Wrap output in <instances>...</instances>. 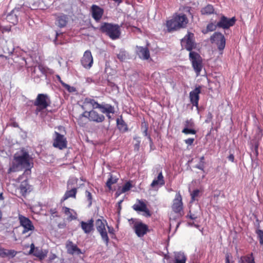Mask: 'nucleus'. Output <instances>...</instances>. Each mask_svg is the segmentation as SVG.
Here are the masks:
<instances>
[{"label": "nucleus", "instance_id": "42", "mask_svg": "<svg viewBox=\"0 0 263 263\" xmlns=\"http://www.w3.org/2000/svg\"><path fill=\"white\" fill-rule=\"evenodd\" d=\"M182 133L185 134V135H195L197 133V131L193 129V128H184L183 130H182Z\"/></svg>", "mask_w": 263, "mask_h": 263}, {"label": "nucleus", "instance_id": "38", "mask_svg": "<svg viewBox=\"0 0 263 263\" xmlns=\"http://www.w3.org/2000/svg\"><path fill=\"white\" fill-rule=\"evenodd\" d=\"M118 178L114 177L111 174H109V178L108 179L106 185L110 190L111 189V185L117 182Z\"/></svg>", "mask_w": 263, "mask_h": 263}, {"label": "nucleus", "instance_id": "35", "mask_svg": "<svg viewBox=\"0 0 263 263\" xmlns=\"http://www.w3.org/2000/svg\"><path fill=\"white\" fill-rule=\"evenodd\" d=\"M117 126L118 129L122 133H125L128 130L127 126L125 122L122 120H119V119L117 120Z\"/></svg>", "mask_w": 263, "mask_h": 263}, {"label": "nucleus", "instance_id": "23", "mask_svg": "<svg viewBox=\"0 0 263 263\" xmlns=\"http://www.w3.org/2000/svg\"><path fill=\"white\" fill-rule=\"evenodd\" d=\"M77 193V188L74 187L70 190H67L65 193L64 196L61 198V202H64L69 198H76V195Z\"/></svg>", "mask_w": 263, "mask_h": 263}, {"label": "nucleus", "instance_id": "32", "mask_svg": "<svg viewBox=\"0 0 263 263\" xmlns=\"http://www.w3.org/2000/svg\"><path fill=\"white\" fill-rule=\"evenodd\" d=\"M137 203L134 204L132 208L133 209L138 212H142L146 207V204L142 200L137 199Z\"/></svg>", "mask_w": 263, "mask_h": 263}, {"label": "nucleus", "instance_id": "58", "mask_svg": "<svg viewBox=\"0 0 263 263\" xmlns=\"http://www.w3.org/2000/svg\"><path fill=\"white\" fill-rule=\"evenodd\" d=\"M225 263H233V262L230 261V257L228 254H227L226 256Z\"/></svg>", "mask_w": 263, "mask_h": 263}, {"label": "nucleus", "instance_id": "55", "mask_svg": "<svg viewBox=\"0 0 263 263\" xmlns=\"http://www.w3.org/2000/svg\"><path fill=\"white\" fill-rule=\"evenodd\" d=\"M194 141V138H188L185 140V143L189 145H192Z\"/></svg>", "mask_w": 263, "mask_h": 263}, {"label": "nucleus", "instance_id": "3", "mask_svg": "<svg viewBox=\"0 0 263 263\" xmlns=\"http://www.w3.org/2000/svg\"><path fill=\"white\" fill-rule=\"evenodd\" d=\"M31 159L28 153L24 149H22L14 155L16 167H21L26 170H30L32 167V163L30 162Z\"/></svg>", "mask_w": 263, "mask_h": 263}, {"label": "nucleus", "instance_id": "1", "mask_svg": "<svg viewBox=\"0 0 263 263\" xmlns=\"http://www.w3.org/2000/svg\"><path fill=\"white\" fill-rule=\"evenodd\" d=\"M189 23V20L186 14L176 12L171 20L166 21V26L168 31L170 32L186 28Z\"/></svg>", "mask_w": 263, "mask_h": 263}, {"label": "nucleus", "instance_id": "49", "mask_svg": "<svg viewBox=\"0 0 263 263\" xmlns=\"http://www.w3.org/2000/svg\"><path fill=\"white\" fill-rule=\"evenodd\" d=\"M4 253L7 256H11L12 257H14L16 254V252L14 250H10L4 251Z\"/></svg>", "mask_w": 263, "mask_h": 263}, {"label": "nucleus", "instance_id": "18", "mask_svg": "<svg viewBox=\"0 0 263 263\" xmlns=\"http://www.w3.org/2000/svg\"><path fill=\"white\" fill-rule=\"evenodd\" d=\"M201 93V87H196L193 90L190 92V102L192 105L197 107H198V102L199 100V94Z\"/></svg>", "mask_w": 263, "mask_h": 263}, {"label": "nucleus", "instance_id": "43", "mask_svg": "<svg viewBox=\"0 0 263 263\" xmlns=\"http://www.w3.org/2000/svg\"><path fill=\"white\" fill-rule=\"evenodd\" d=\"M184 128H193L195 126V124L192 119L186 120L184 123Z\"/></svg>", "mask_w": 263, "mask_h": 263}, {"label": "nucleus", "instance_id": "4", "mask_svg": "<svg viewBox=\"0 0 263 263\" xmlns=\"http://www.w3.org/2000/svg\"><path fill=\"white\" fill-rule=\"evenodd\" d=\"M100 30L112 40L119 38L121 34L120 26L118 25L108 23H104L100 27Z\"/></svg>", "mask_w": 263, "mask_h": 263}, {"label": "nucleus", "instance_id": "36", "mask_svg": "<svg viewBox=\"0 0 263 263\" xmlns=\"http://www.w3.org/2000/svg\"><path fill=\"white\" fill-rule=\"evenodd\" d=\"M257 134V138L255 139H252L251 141V143L252 144V146L254 147V148H257L259 146V140L261 139L262 137V133L261 132L259 129H258L256 132Z\"/></svg>", "mask_w": 263, "mask_h": 263}, {"label": "nucleus", "instance_id": "46", "mask_svg": "<svg viewBox=\"0 0 263 263\" xmlns=\"http://www.w3.org/2000/svg\"><path fill=\"white\" fill-rule=\"evenodd\" d=\"M58 78H59V81L60 82V83H61V84L62 85V86L65 88L68 91H69V92H72L73 90H74V88L73 87H70L69 85L65 83L64 82H63L61 80V78L59 76H58Z\"/></svg>", "mask_w": 263, "mask_h": 263}, {"label": "nucleus", "instance_id": "56", "mask_svg": "<svg viewBox=\"0 0 263 263\" xmlns=\"http://www.w3.org/2000/svg\"><path fill=\"white\" fill-rule=\"evenodd\" d=\"M117 57L118 58L121 60V61H123L124 60H125V55L124 53H119L118 55H117Z\"/></svg>", "mask_w": 263, "mask_h": 263}, {"label": "nucleus", "instance_id": "59", "mask_svg": "<svg viewBox=\"0 0 263 263\" xmlns=\"http://www.w3.org/2000/svg\"><path fill=\"white\" fill-rule=\"evenodd\" d=\"M228 159L230 161H232V162H233L234 160V156L233 155V154H231L229 157H228Z\"/></svg>", "mask_w": 263, "mask_h": 263}, {"label": "nucleus", "instance_id": "15", "mask_svg": "<svg viewBox=\"0 0 263 263\" xmlns=\"http://www.w3.org/2000/svg\"><path fill=\"white\" fill-rule=\"evenodd\" d=\"M133 229L139 237H143L149 231L148 227L147 224L139 221L134 223Z\"/></svg>", "mask_w": 263, "mask_h": 263}, {"label": "nucleus", "instance_id": "51", "mask_svg": "<svg viewBox=\"0 0 263 263\" xmlns=\"http://www.w3.org/2000/svg\"><path fill=\"white\" fill-rule=\"evenodd\" d=\"M133 143L135 148H139L140 146V140L139 137H135L134 138Z\"/></svg>", "mask_w": 263, "mask_h": 263}, {"label": "nucleus", "instance_id": "62", "mask_svg": "<svg viewBox=\"0 0 263 263\" xmlns=\"http://www.w3.org/2000/svg\"><path fill=\"white\" fill-rule=\"evenodd\" d=\"M108 229V232L109 233H113V231H114V229L113 228H111V227H107Z\"/></svg>", "mask_w": 263, "mask_h": 263}, {"label": "nucleus", "instance_id": "6", "mask_svg": "<svg viewBox=\"0 0 263 263\" xmlns=\"http://www.w3.org/2000/svg\"><path fill=\"white\" fill-rule=\"evenodd\" d=\"M189 59L192 65V67L195 70L196 75L200 74L202 68V59L199 54L191 51L189 53Z\"/></svg>", "mask_w": 263, "mask_h": 263}, {"label": "nucleus", "instance_id": "64", "mask_svg": "<svg viewBox=\"0 0 263 263\" xmlns=\"http://www.w3.org/2000/svg\"><path fill=\"white\" fill-rule=\"evenodd\" d=\"M58 128L59 130H61L62 129H63V130L65 131V128L63 127L62 126H59L58 127Z\"/></svg>", "mask_w": 263, "mask_h": 263}, {"label": "nucleus", "instance_id": "31", "mask_svg": "<svg viewBox=\"0 0 263 263\" xmlns=\"http://www.w3.org/2000/svg\"><path fill=\"white\" fill-rule=\"evenodd\" d=\"M13 59L16 66L18 67L19 68L26 66L27 64V62L25 58L22 56H15Z\"/></svg>", "mask_w": 263, "mask_h": 263}, {"label": "nucleus", "instance_id": "12", "mask_svg": "<svg viewBox=\"0 0 263 263\" xmlns=\"http://www.w3.org/2000/svg\"><path fill=\"white\" fill-rule=\"evenodd\" d=\"M236 22V19L235 16L232 18H228L224 15H222L219 21L217 23L218 28H222L223 29H228L231 27L233 26Z\"/></svg>", "mask_w": 263, "mask_h": 263}, {"label": "nucleus", "instance_id": "16", "mask_svg": "<svg viewBox=\"0 0 263 263\" xmlns=\"http://www.w3.org/2000/svg\"><path fill=\"white\" fill-rule=\"evenodd\" d=\"M82 66L86 68L89 69L93 64V58L90 50H86L81 60Z\"/></svg>", "mask_w": 263, "mask_h": 263}, {"label": "nucleus", "instance_id": "33", "mask_svg": "<svg viewBox=\"0 0 263 263\" xmlns=\"http://www.w3.org/2000/svg\"><path fill=\"white\" fill-rule=\"evenodd\" d=\"M148 128V123L145 121L142 122V124H141V129L142 130L143 134L144 135V136L147 137V138L150 142V147H152V144H153V142H152V140L151 137V136L149 135H148L147 133Z\"/></svg>", "mask_w": 263, "mask_h": 263}, {"label": "nucleus", "instance_id": "41", "mask_svg": "<svg viewBox=\"0 0 263 263\" xmlns=\"http://www.w3.org/2000/svg\"><path fill=\"white\" fill-rule=\"evenodd\" d=\"M200 191L198 189L194 190L191 193V201L193 202L197 200L196 198L199 196Z\"/></svg>", "mask_w": 263, "mask_h": 263}, {"label": "nucleus", "instance_id": "22", "mask_svg": "<svg viewBox=\"0 0 263 263\" xmlns=\"http://www.w3.org/2000/svg\"><path fill=\"white\" fill-rule=\"evenodd\" d=\"M165 184V180L162 173L161 171L157 177L153 180L150 186L153 189H155L157 186H162Z\"/></svg>", "mask_w": 263, "mask_h": 263}, {"label": "nucleus", "instance_id": "60", "mask_svg": "<svg viewBox=\"0 0 263 263\" xmlns=\"http://www.w3.org/2000/svg\"><path fill=\"white\" fill-rule=\"evenodd\" d=\"M7 60V57L4 55H0V60L3 61H6Z\"/></svg>", "mask_w": 263, "mask_h": 263}, {"label": "nucleus", "instance_id": "11", "mask_svg": "<svg viewBox=\"0 0 263 263\" xmlns=\"http://www.w3.org/2000/svg\"><path fill=\"white\" fill-rule=\"evenodd\" d=\"M24 175L20 176L18 178V181H21V184L19 186V190L20 191L21 194L23 196H26V195L29 193L32 190V186L30 185L28 183V180L26 177H25Z\"/></svg>", "mask_w": 263, "mask_h": 263}, {"label": "nucleus", "instance_id": "26", "mask_svg": "<svg viewBox=\"0 0 263 263\" xmlns=\"http://www.w3.org/2000/svg\"><path fill=\"white\" fill-rule=\"evenodd\" d=\"M78 124L80 126H84L88 122V115L87 111H84L82 114H81L78 118L77 119Z\"/></svg>", "mask_w": 263, "mask_h": 263}, {"label": "nucleus", "instance_id": "48", "mask_svg": "<svg viewBox=\"0 0 263 263\" xmlns=\"http://www.w3.org/2000/svg\"><path fill=\"white\" fill-rule=\"evenodd\" d=\"M85 196L87 198V199L89 202V205H91L92 197V195H91V193L88 191H85Z\"/></svg>", "mask_w": 263, "mask_h": 263}, {"label": "nucleus", "instance_id": "34", "mask_svg": "<svg viewBox=\"0 0 263 263\" xmlns=\"http://www.w3.org/2000/svg\"><path fill=\"white\" fill-rule=\"evenodd\" d=\"M215 10L212 5L208 4L201 9V13L202 15H211L214 13Z\"/></svg>", "mask_w": 263, "mask_h": 263}, {"label": "nucleus", "instance_id": "40", "mask_svg": "<svg viewBox=\"0 0 263 263\" xmlns=\"http://www.w3.org/2000/svg\"><path fill=\"white\" fill-rule=\"evenodd\" d=\"M132 186V184L129 181L126 182L122 186L120 193H124L129 191Z\"/></svg>", "mask_w": 263, "mask_h": 263}, {"label": "nucleus", "instance_id": "5", "mask_svg": "<svg viewBox=\"0 0 263 263\" xmlns=\"http://www.w3.org/2000/svg\"><path fill=\"white\" fill-rule=\"evenodd\" d=\"M51 103L50 97L47 94H38L33 103L34 105L37 107L35 114H38L39 112L50 106Z\"/></svg>", "mask_w": 263, "mask_h": 263}, {"label": "nucleus", "instance_id": "27", "mask_svg": "<svg viewBox=\"0 0 263 263\" xmlns=\"http://www.w3.org/2000/svg\"><path fill=\"white\" fill-rule=\"evenodd\" d=\"M18 10H13L9 14L7 15L6 20L12 25L16 24L18 22V17L15 13Z\"/></svg>", "mask_w": 263, "mask_h": 263}, {"label": "nucleus", "instance_id": "63", "mask_svg": "<svg viewBox=\"0 0 263 263\" xmlns=\"http://www.w3.org/2000/svg\"><path fill=\"white\" fill-rule=\"evenodd\" d=\"M199 162L200 163H201V162L205 163L204 156H202V157H200V162Z\"/></svg>", "mask_w": 263, "mask_h": 263}, {"label": "nucleus", "instance_id": "50", "mask_svg": "<svg viewBox=\"0 0 263 263\" xmlns=\"http://www.w3.org/2000/svg\"><path fill=\"white\" fill-rule=\"evenodd\" d=\"M256 233L259 238V242L261 245H263V231L261 230H258L256 231Z\"/></svg>", "mask_w": 263, "mask_h": 263}, {"label": "nucleus", "instance_id": "7", "mask_svg": "<svg viewBox=\"0 0 263 263\" xmlns=\"http://www.w3.org/2000/svg\"><path fill=\"white\" fill-rule=\"evenodd\" d=\"M210 40L212 43H215L217 45L220 54H222L226 46L224 36L221 33L216 32L211 36Z\"/></svg>", "mask_w": 263, "mask_h": 263}, {"label": "nucleus", "instance_id": "17", "mask_svg": "<svg viewBox=\"0 0 263 263\" xmlns=\"http://www.w3.org/2000/svg\"><path fill=\"white\" fill-rule=\"evenodd\" d=\"M87 115L89 121L96 123L102 122L105 119L103 115L99 114L97 111L93 109L87 111Z\"/></svg>", "mask_w": 263, "mask_h": 263}, {"label": "nucleus", "instance_id": "28", "mask_svg": "<svg viewBox=\"0 0 263 263\" xmlns=\"http://www.w3.org/2000/svg\"><path fill=\"white\" fill-rule=\"evenodd\" d=\"M68 22V17L66 15L58 16L55 21V24L60 28L65 27Z\"/></svg>", "mask_w": 263, "mask_h": 263}, {"label": "nucleus", "instance_id": "25", "mask_svg": "<svg viewBox=\"0 0 263 263\" xmlns=\"http://www.w3.org/2000/svg\"><path fill=\"white\" fill-rule=\"evenodd\" d=\"M66 248L68 253L70 254H73L74 253H77L78 254H80L81 253V250L72 241H69L67 242Z\"/></svg>", "mask_w": 263, "mask_h": 263}, {"label": "nucleus", "instance_id": "30", "mask_svg": "<svg viewBox=\"0 0 263 263\" xmlns=\"http://www.w3.org/2000/svg\"><path fill=\"white\" fill-rule=\"evenodd\" d=\"M48 251L46 250H43L36 247L35 251L32 253L34 256L37 257L40 260L44 259L47 255Z\"/></svg>", "mask_w": 263, "mask_h": 263}, {"label": "nucleus", "instance_id": "57", "mask_svg": "<svg viewBox=\"0 0 263 263\" xmlns=\"http://www.w3.org/2000/svg\"><path fill=\"white\" fill-rule=\"evenodd\" d=\"M35 249L36 247H35L33 243H31L30 245V250L29 252V254H32Z\"/></svg>", "mask_w": 263, "mask_h": 263}, {"label": "nucleus", "instance_id": "45", "mask_svg": "<svg viewBox=\"0 0 263 263\" xmlns=\"http://www.w3.org/2000/svg\"><path fill=\"white\" fill-rule=\"evenodd\" d=\"M11 30V25L3 26L0 25V33H4L5 32H9Z\"/></svg>", "mask_w": 263, "mask_h": 263}, {"label": "nucleus", "instance_id": "13", "mask_svg": "<svg viewBox=\"0 0 263 263\" xmlns=\"http://www.w3.org/2000/svg\"><path fill=\"white\" fill-rule=\"evenodd\" d=\"M96 229L101 236L102 239L105 242L106 246L108 245L109 237L105 229V224L103 221L98 219L96 221Z\"/></svg>", "mask_w": 263, "mask_h": 263}, {"label": "nucleus", "instance_id": "61", "mask_svg": "<svg viewBox=\"0 0 263 263\" xmlns=\"http://www.w3.org/2000/svg\"><path fill=\"white\" fill-rule=\"evenodd\" d=\"M212 118H213V115H212V113L209 112L208 115V119H209V120H211L212 119Z\"/></svg>", "mask_w": 263, "mask_h": 263}, {"label": "nucleus", "instance_id": "21", "mask_svg": "<svg viewBox=\"0 0 263 263\" xmlns=\"http://www.w3.org/2000/svg\"><path fill=\"white\" fill-rule=\"evenodd\" d=\"M137 53L139 57L142 60H147L150 58L149 51L147 47H137Z\"/></svg>", "mask_w": 263, "mask_h": 263}, {"label": "nucleus", "instance_id": "37", "mask_svg": "<svg viewBox=\"0 0 263 263\" xmlns=\"http://www.w3.org/2000/svg\"><path fill=\"white\" fill-rule=\"evenodd\" d=\"M240 261L241 263H254L255 261L252 253L250 255L241 256Z\"/></svg>", "mask_w": 263, "mask_h": 263}, {"label": "nucleus", "instance_id": "19", "mask_svg": "<svg viewBox=\"0 0 263 263\" xmlns=\"http://www.w3.org/2000/svg\"><path fill=\"white\" fill-rule=\"evenodd\" d=\"M91 12L93 18L98 22L101 19L104 13V10L96 5H93L91 7Z\"/></svg>", "mask_w": 263, "mask_h": 263}, {"label": "nucleus", "instance_id": "24", "mask_svg": "<svg viewBox=\"0 0 263 263\" xmlns=\"http://www.w3.org/2000/svg\"><path fill=\"white\" fill-rule=\"evenodd\" d=\"M63 212L68 216V219L69 220H74L77 219V213L72 209L66 206H63L62 208Z\"/></svg>", "mask_w": 263, "mask_h": 263}, {"label": "nucleus", "instance_id": "29", "mask_svg": "<svg viewBox=\"0 0 263 263\" xmlns=\"http://www.w3.org/2000/svg\"><path fill=\"white\" fill-rule=\"evenodd\" d=\"M187 257L183 252H178L175 253L174 263H186Z\"/></svg>", "mask_w": 263, "mask_h": 263}, {"label": "nucleus", "instance_id": "52", "mask_svg": "<svg viewBox=\"0 0 263 263\" xmlns=\"http://www.w3.org/2000/svg\"><path fill=\"white\" fill-rule=\"evenodd\" d=\"M37 67L40 71L43 74H45L47 71V68L41 64H39Z\"/></svg>", "mask_w": 263, "mask_h": 263}, {"label": "nucleus", "instance_id": "54", "mask_svg": "<svg viewBox=\"0 0 263 263\" xmlns=\"http://www.w3.org/2000/svg\"><path fill=\"white\" fill-rule=\"evenodd\" d=\"M191 8L190 7H184V6H183L182 8H179V11L183 10V11H185L186 12H188L189 14H191Z\"/></svg>", "mask_w": 263, "mask_h": 263}, {"label": "nucleus", "instance_id": "39", "mask_svg": "<svg viewBox=\"0 0 263 263\" xmlns=\"http://www.w3.org/2000/svg\"><path fill=\"white\" fill-rule=\"evenodd\" d=\"M195 167L199 169L200 170H201L202 171V175H201V180L205 178L206 174L205 173V170H204L205 163H203V162L200 163L199 162L198 164L196 165Z\"/></svg>", "mask_w": 263, "mask_h": 263}, {"label": "nucleus", "instance_id": "2", "mask_svg": "<svg viewBox=\"0 0 263 263\" xmlns=\"http://www.w3.org/2000/svg\"><path fill=\"white\" fill-rule=\"evenodd\" d=\"M82 108L84 110L92 108L94 109H100L101 112L112 113L115 112V107L109 104H100L95 100L90 98H86L84 101Z\"/></svg>", "mask_w": 263, "mask_h": 263}, {"label": "nucleus", "instance_id": "53", "mask_svg": "<svg viewBox=\"0 0 263 263\" xmlns=\"http://www.w3.org/2000/svg\"><path fill=\"white\" fill-rule=\"evenodd\" d=\"M142 212L144 213V215L146 217H151L152 214L150 211L147 208V206Z\"/></svg>", "mask_w": 263, "mask_h": 263}, {"label": "nucleus", "instance_id": "14", "mask_svg": "<svg viewBox=\"0 0 263 263\" xmlns=\"http://www.w3.org/2000/svg\"><path fill=\"white\" fill-rule=\"evenodd\" d=\"M172 209L174 213L181 215V212L183 211V202L182 196L180 193L176 194L173 201Z\"/></svg>", "mask_w": 263, "mask_h": 263}, {"label": "nucleus", "instance_id": "20", "mask_svg": "<svg viewBox=\"0 0 263 263\" xmlns=\"http://www.w3.org/2000/svg\"><path fill=\"white\" fill-rule=\"evenodd\" d=\"M80 226L85 233L89 234L93 230L94 220L91 218L87 222L81 221Z\"/></svg>", "mask_w": 263, "mask_h": 263}, {"label": "nucleus", "instance_id": "10", "mask_svg": "<svg viewBox=\"0 0 263 263\" xmlns=\"http://www.w3.org/2000/svg\"><path fill=\"white\" fill-rule=\"evenodd\" d=\"M18 220L20 226L23 227L22 234H25L29 231H32L34 230V227L32 221L27 217L23 216L22 215H18Z\"/></svg>", "mask_w": 263, "mask_h": 263}, {"label": "nucleus", "instance_id": "9", "mask_svg": "<svg viewBox=\"0 0 263 263\" xmlns=\"http://www.w3.org/2000/svg\"><path fill=\"white\" fill-rule=\"evenodd\" d=\"M67 144L65 136L55 131L53 134V146L55 148H66Z\"/></svg>", "mask_w": 263, "mask_h": 263}, {"label": "nucleus", "instance_id": "44", "mask_svg": "<svg viewBox=\"0 0 263 263\" xmlns=\"http://www.w3.org/2000/svg\"><path fill=\"white\" fill-rule=\"evenodd\" d=\"M198 215L197 212H193L191 210H190L188 214L186 215L187 218H189L192 220H195L198 218Z\"/></svg>", "mask_w": 263, "mask_h": 263}, {"label": "nucleus", "instance_id": "8", "mask_svg": "<svg viewBox=\"0 0 263 263\" xmlns=\"http://www.w3.org/2000/svg\"><path fill=\"white\" fill-rule=\"evenodd\" d=\"M181 44L190 52L192 51V50L196 47L194 33L188 32L187 34L181 40Z\"/></svg>", "mask_w": 263, "mask_h": 263}, {"label": "nucleus", "instance_id": "47", "mask_svg": "<svg viewBox=\"0 0 263 263\" xmlns=\"http://www.w3.org/2000/svg\"><path fill=\"white\" fill-rule=\"evenodd\" d=\"M217 27V24L215 25L213 23H210L208 24L206 26V31H213L216 29Z\"/></svg>", "mask_w": 263, "mask_h": 263}]
</instances>
